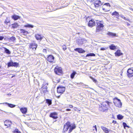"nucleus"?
Masks as SVG:
<instances>
[{
  "label": "nucleus",
  "instance_id": "obj_37",
  "mask_svg": "<svg viewBox=\"0 0 133 133\" xmlns=\"http://www.w3.org/2000/svg\"><path fill=\"white\" fill-rule=\"evenodd\" d=\"M16 39V38L12 36L10 38V40L11 41H15Z\"/></svg>",
  "mask_w": 133,
  "mask_h": 133
},
{
  "label": "nucleus",
  "instance_id": "obj_28",
  "mask_svg": "<svg viewBox=\"0 0 133 133\" xmlns=\"http://www.w3.org/2000/svg\"><path fill=\"white\" fill-rule=\"evenodd\" d=\"M4 103L7 104L9 107L11 108H14L15 106V105H14L11 104L7 102H6Z\"/></svg>",
  "mask_w": 133,
  "mask_h": 133
},
{
  "label": "nucleus",
  "instance_id": "obj_20",
  "mask_svg": "<svg viewBox=\"0 0 133 133\" xmlns=\"http://www.w3.org/2000/svg\"><path fill=\"white\" fill-rule=\"evenodd\" d=\"M3 48L4 49V51L5 53L8 54H10L11 52L9 50L5 47H3Z\"/></svg>",
  "mask_w": 133,
  "mask_h": 133
},
{
  "label": "nucleus",
  "instance_id": "obj_54",
  "mask_svg": "<svg viewBox=\"0 0 133 133\" xmlns=\"http://www.w3.org/2000/svg\"><path fill=\"white\" fill-rule=\"evenodd\" d=\"M90 77L91 78V76H90Z\"/></svg>",
  "mask_w": 133,
  "mask_h": 133
},
{
  "label": "nucleus",
  "instance_id": "obj_14",
  "mask_svg": "<svg viewBox=\"0 0 133 133\" xmlns=\"http://www.w3.org/2000/svg\"><path fill=\"white\" fill-rule=\"evenodd\" d=\"M75 50L78 51L80 53H83L85 52V51L81 48H76L74 49Z\"/></svg>",
  "mask_w": 133,
  "mask_h": 133
},
{
  "label": "nucleus",
  "instance_id": "obj_29",
  "mask_svg": "<svg viewBox=\"0 0 133 133\" xmlns=\"http://www.w3.org/2000/svg\"><path fill=\"white\" fill-rule=\"evenodd\" d=\"M110 49L111 50H114L116 48V47L113 44H111L109 46Z\"/></svg>",
  "mask_w": 133,
  "mask_h": 133
},
{
  "label": "nucleus",
  "instance_id": "obj_31",
  "mask_svg": "<svg viewBox=\"0 0 133 133\" xmlns=\"http://www.w3.org/2000/svg\"><path fill=\"white\" fill-rule=\"evenodd\" d=\"M76 74V73L75 71H73L70 75L71 78V79H73Z\"/></svg>",
  "mask_w": 133,
  "mask_h": 133
},
{
  "label": "nucleus",
  "instance_id": "obj_32",
  "mask_svg": "<svg viewBox=\"0 0 133 133\" xmlns=\"http://www.w3.org/2000/svg\"><path fill=\"white\" fill-rule=\"evenodd\" d=\"M20 31L21 33H23L26 34H29V32L28 31H25L24 29H21L20 30Z\"/></svg>",
  "mask_w": 133,
  "mask_h": 133
},
{
  "label": "nucleus",
  "instance_id": "obj_39",
  "mask_svg": "<svg viewBox=\"0 0 133 133\" xmlns=\"http://www.w3.org/2000/svg\"><path fill=\"white\" fill-rule=\"evenodd\" d=\"M88 26L90 27L91 26V20H90L89 22V23H88Z\"/></svg>",
  "mask_w": 133,
  "mask_h": 133
},
{
  "label": "nucleus",
  "instance_id": "obj_18",
  "mask_svg": "<svg viewBox=\"0 0 133 133\" xmlns=\"http://www.w3.org/2000/svg\"><path fill=\"white\" fill-rule=\"evenodd\" d=\"M101 128L105 132V133H109V131L107 128L103 126H101Z\"/></svg>",
  "mask_w": 133,
  "mask_h": 133
},
{
  "label": "nucleus",
  "instance_id": "obj_9",
  "mask_svg": "<svg viewBox=\"0 0 133 133\" xmlns=\"http://www.w3.org/2000/svg\"><path fill=\"white\" fill-rule=\"evenodd\" d=\"M115 105L119 108L121 107L122 106V103L120 99H118V101H114V102Z\"/></svg>",
  "mask_w": 133,
  "mask_h": 133
},
{
  "label": "nucleus",
  "instance_id": "obj_26",
  "mask_svg": "<svg viewBox=\"0 0 133 133\" xmlns=\"http://www.w3.org/2000/svg\"><path fill=\"white\" fill-rule=\"evenodd\" d=\"M92 132H94L92 133H96L97 132V127L96 125H95L94 126L92 127Z\"/></svg>",
  "mask_w": 133,
  "mask_h": 133
},
{
  "label": "nucleus",
  "instance_id": "obj_13",
  "mask_svg": "<svg viewBox=\"0 0 133 133\" xmlns=\"http://www.w3.org/2000/svg\"><path fill=\"white\" fill-rule=\"evenodd\" d=\"M49 116L54 119H56L58 118L57 114L56 112L51 113L49 115Z\"/></svg>",
  "mask_w": 133,
  "mask_h": 133
},
{
  "label": "nucleus",
  "instance_id": "obj_2",
  "mask_svg": "<svg viewBox=\"0 0 133 133\" xmlns=\"http://www.w3.org/2000/svg\"><path fill=\"white\" fill-rule=\"evenodd\" d=\"M75 127L76 126L75 125H73L71 126L70 123L69 122H67L64 125V128L63 130L64 131H66L69 128V133H70L71 132L72 130L74 129Z\"/></svg>",
  "mask_w": 133,
  "mask_h": 133
},
{
  "label": "nucleus",
  "instance_id": "obj_49",
  "mask_svg": "<svg viewBox=\"0 0 133 133\" xmlns=\"http://www.w3.org/2000/svg\"><path fill=\"white\" fill-rule=\"evenodd\" d=\"M127 23V26H129L130 25V24L128 22H126Z\"/></svg>",
  "mask_w": 133,
  "mask_h": 133
},
{
  "label": "nucleus",
  "instance_id": "obj_27",
  "mask_svg": "<svg viewBox=\"0 0 133 133\" xmlns=\"http://www.w3.org/2000/svg\"><path fill=\"white\" fill-rule=\"evenodd\" d=\"M120 16L122 18L124 19L126 21H127L129 22H130V20L128 18L125 17L123 15L121 14L120 15Z\"/></svg>",
  "mask_w": 133,
  "mask_h": 133
},
{
  "label": "nucleus",
  "instance_id": "obj_16",
  "mask_svg": "<svg viewBox=\"0 0 133 133\" xmlns=\"http://www.w3.org/2000/svg\"><path fill=\"white\" fill-rule=\"evenodd\" d=\"M116 56H119L122 55L123 54L121 52V50H118L115 53Z\"/></svg>",
  "mask_w": 133,
  "mask_h": 133
},
{
  "label": "nucleus",
  "instance_id": "obj_22",
  "mask_svg": "<svg viewBox=\"0 0 133 133\" xmlns=\"http://www.w3.org/2000/svg\"><path fill=\"white\" fill-rule=\"evenodd\" d=\"M20 17V16H18L16 15H13L12 16V18L13 19H14V20H17Z\"/></svg>",
  "mask_w": 133,
  "mask_h": 133
},
{
  "label": "nucleus",
  "instance_id": "obj_44",
  "mask_svg": "<svg viewBox=\"0 0 133 133\" xmlns=\"http://www.w3.org/2000/svg\"><path fill=\"white\" fill-rule=\"evenodd\" d=\"M103 10L105 11H108L109 10H108L107 9H106L104 8H103Z\"/></svg>",
  "mask_w": 133,
  "mask_h": 133
},
{
  "label": "nucleus",
  "instance_id": "obj_23",
  "mask_svg": "<svg viewBox=\"0 0 133 133\" xmlns=\"http://www.w3.org/2000/svg\"><path fill=\"white\" fill-rule=\"evenodd\" d=\"M107 34L108 35L110 36L115 37L116 36V34L110 32H108Z\"/></svg>",
  "mask_w": 133,
  "mask_h": 133
},
{
  "label": "nucleus",
  "instance_id": "obj_36",
  "mask_svg": "<svg viewBox=\"0 0 133 133\" xmlns=\"http://www.w3.org/2000/svg\"><path fill=\"white\" fill-rule=\"evenodd\" d=\"M123 126L124 128H125V127H127L128 128H129V127L126 124V123L125 122H123Z\"/></svg>",
  "mask_w": 133,
  "mask_h": 133
},
{
  "label": "nucleus",
  "instance_id": "obj_19",
  "mask_svg": "<svg viewBox=\"0 0 133 133\" xmlns=\"http://www.w3.org/2000/svg\"><path fill=\"white\" fill-rule=\"evenodd\" d=\"M36 38L37 40H41L43 38V37H42L41 35L38 34H36L35 35Z\"/></svg>",
  "mask_w": 133,
  "mask_h": 133
},
{
  "label": "nucleus",
  "instance_id": "obj_24",
  "mask_svg": "<svg viewBox=\"0 0 133 133\" xmlns=\"http://www.w3.org/2000/svg\"><path fill=\"white\" fill-rule=\"evenodd\" d=\"M112 15H115L116 16V17L118 18L119 17V13L116 11H115L114 12H113L112 14Z\"/></svg>",
  "mask_w": 133,
  "mask_h": 133
},
{
  "label": "nucleus",
  "instance_id": "obj_45",
  "mask_svg": "<svg viewBox=\"0 0 133 133\" xmlns=\"http://www.w3.org/2000/svg\"><path fill=\"white\" fill-rule=\"evenodd\" d=\"M4 38V37L2 36H0V40H2Z\"/></svg>",
  "mask_w": 133,
  "mask_h": 133
},
{
  "label": "nucleus",
  "instance_id": "obj_8",
  "mask_svg": "<svg viewBox=\"0 0 133 133\" xmlns=\"http://www.w3.org/2000/svg\"><path fill=\"white\" fill-rule=\"evenodd\" d=\"M18 63L17 62H9L7 64L8 67L10 66L17 67L18 65Z\"/></svg>",
  "mask_w": 133,
  "mask_h": 133
},
{
  "label": "nucleus",
  "instance_id": "obj_34",
  "mask_svg": "<svg viewBox=\"0 0 133 133\" xmlns=\"http://www.w3.org/2000/svg\"><path fill=\"white\" fill-rule=\"evenodd\" d=\"M10 21V18H7L5 20V23L7 24L8 23H9Z\"/></svg>",
  "mask_w": 133,
  "mask_h": 133
},
{
  "label": "nucleus",
  "instance_id": "obj_51",
  "mask_svg": "<svg viewBox=\"0 0 133 133\" xmlns=\"http://www.w3.org/2000/svg\"><path fill=\"white\" fill-rule=\"evenodd\" d=\"M43 52H46V50L45 49H43Z\"/></svg>",
  "mask_w": 133,
  "mask_h": 133
},
{
  "label": "nucleus",
  "instance_id": "obj_53",
  "mask_svg": "<svg viewBox=\"0 0 133 133\" xmlns=\"http://www.w3.org/2000/svg\"><path fill=\"white\" fill-rule=\"evenodd\" d=\"M11 95V94H8V95Z\"/></svg>",
  "mask_w": 133,
  "mask_h": 133
},
{
  "label": "nucleus",
  "instance_id": "obj_42",
  "mask_svg": "<svg viewBox=\"0 0 133 133\" xmlns=\"http://www.w3.org/2000/svg\"><path fill=\"white\" fill-rule=\"evenodd\" d=\"M63 49L64 50H65L66 49V47L64 45L63 46Z\"/></svg>",
  "mask_w": 133,
  "mask_h": 133
},
{
  "label": "nucleus",
  "instance_id": "obj_6",
  "mask_svg": "<svg viewBox=\"0 0 133 133\" xmlns=\"http://www.w3.org/2000/svg\"><path fill=\"white\" fill-rule=\"evenodd\" d=\"M57 92L59 93L62 94L65 91V87L58 86L57 88Z\"/></svg>",
  "mask_w": 133,
  "mask_h": 133
},
{
  "label": "nucleus",
  "instance_id": "obj_25",
  "mask_svg": "<svg viewBox=\"0 0 133 133\" xmlns=\"http://www.w3.org/2000/svg\"><path fill=\"white\" fill-rule=\"evenodd\" d=\"M46 102L49 105H51L52 104V100L50 99H47L46 100Z\"/></svg>",
  "mask_w": 133,
  "mask_h": 133
},
{
  "label": "nucleus",
  "instance_id": "obj_21",
  "mask_svg": "<svg viewBox=\"0 0 133 133\" xmlns=\"http://www.w3.org/2000/svg\"><path fill=\"white\" fill-rule=\"evenodd\" d=\"M24 26L25 27L28 28H33L34 27V26L32 24L27 23L26 24L24 25Z\"/></svg>",
  "mask_w": 133,
  "mask_h": 133
},
{
  "label": "nucleus",
  "instance_id": "obj_55",
  "mask_svg": "<svg viewBox=\"0 0 133 133\" xmlns=\"http://www.w3.org/2000/svg\"><path fill=\"white\" fill-rule=\"evenodd\" d=\"M14 76H13L12 77H11V78H12V77H13Z\"/></svg>",
  "mask_w": 133,
  "mask_h": 133
},
{
  "label": "nucleus",
  "instance_id": "obj_30",
  "mask_svg": "<svg viewBox=\"0 0 133 133\" xmlns=\"http://www.w3.org/2000/svg\"><path fill=\"white\" fill-rule=\"evenodd\" d=\"M19 25L17 23H15L12 24V27L14 28H17Z\"/></svg>",
  "mask_w": 133,
  "mask_h": 133
},
{
  "label": "nucleus",
  "instance_id": "obj_5",
  "mask_svg": "<svg viewBox=\"0 0 133 133\" xmlns=\"http://www.w3.org/2000/svg\"><path fill=\"white\" fill-rule=\"evenodd\" d=\"M54 70L55 74L59 75H61L62 73V68L58 66L55 68Z\"/></svg>",
  "mask_w": 133,
  "mask_h": 133
},
{
  "label": "nucleus",
  "instance_id": "obj_10",
  "mask_svg": "<svg viewBox=\"0 0 133 133\" xmlns=\"http://www.w3.org/2000/svg\"><path fill=\"white\" fill-rule=\"evenodd\" d=\"M37 46V44L35 43H32L30 44L29 46L30 48L32 49L33 50L35 51L36 50Z\"/></svg>",
  "mask_w": 133,
  "mask_h": 133
},
{
  "label": "nucleus",
  "instance_id": "obj_35",
  "mask_svg": "<svg viewBox=\"0 0 133 133\" xmlns=\"http://www.w3.org/2000/svg\"><path fill=\"white\" fill-rule=\"evenodd\" d=\"M92 80L93 81V82H94L96 85L98 84V81L97 80L95 79L92 77Z\"/></svg>",
  "mask_w": 133,
  "mask_h": 133
},
{
  "label": "nucleus",
  "instance_id": "obj_3",
  "mask_svg": "<svg viewBox=\"0 0 133 133\" xmlns=\"http://www.w3.org/2000/svg\"><path fill=\"white\" fill-rule=\"evenodd\" d=\"M110 103L108 101L103 102L99 105V109L103 112L107 109Z\"/></svg>",
  "mask_w": 133,
  "mask_h": 133
},
{
  "label": "nucleus",
  "instance_id": "obj_12",
  "mask_svg": "<svg viewBox=\"0 0 133 133\" xmlns=\"http://www.w3.org/2000/svg\"><path fill=\"white\" fill-rule=\"evenodd\" d=\"M54 59V57L52 55H49L47 57L46 59L49 62H53Z\"/></svg>",
  "mask_w": 133,
  "mask_h": 133
},
{
  "label": "nucleus",
  "instance_id": "obj_7",
  "mask_svg": "<svg viewBox=\"0 0 133 133\" xmlns=\"http://www.w3.org/2000/svg\"><path fill=\"white\" fill-rule=\"evenodd\" d=\"M127 75L129 77L133 76V69L130 68L128 69L127 71Z\"/></svg>",
  "mask_w": 133,
  "mask_h": 133
},
{
  "label": "nucleus",
  "instance_id": "obj_41",
  "mask_svg": "<svg viewBox=\"0 0 133 133\" xmlns=\"http://www.w3.org/2000/svg\"><path fill=\"white\" fill-rule=\"evenodd\" d=\"M66 107L67 108L69 107L70 108H72L73 107V106L71 105H69V107H68V106H67Z\"/></svg>",
  "mask_w": 133,
  "mask_h": 133
},
{
  "label": "nucleus",
  "instance_id": "obj_48",
  "mask_svg": "<svg viewBox=\"0 0 133 133\" xmlns=\"http://www.w3.org/2000/svg\"><path fill=\"white\" fill-rule=\"evenodd\" d=\"M116 122H117L116 121L113 120L112 121V123H114V124L116 123Z\"/></svg>",
  "mask_w": 133,
  "mask_h": 133
},
{
  "label": "nucleus",
  "instance_id": "obj_47",
  "mask_svg": "<svg viewBox=\"0 0 133 133\" xmlns=\"http://www.w3.org/2000/svg\"><path fill=\"white\" fill-rule=\"evenodd\" d=\"M66 111H71V110L70 109H68L66 110Z\"/></svg>",
  "mask_w": 133,
  "mask_h": 133
},
{
  "label": "nucleus",
  "instance_id": "obj_38",
  "mask_svg": "<svg viewBox=\"0 0 133 133\" xmlns=\"http://www.w3.org/2000/svg\"><path fill=\"white\" fill-rule=\"evenodd\" d=\"M13 132L14 133H21V132L18 129H16Z\"/></svg>",
  "mask_w": 133,
  "mask_h": 133
},
{
  "label": "nucleus",
  "instance_id": "obj_17",
  "mask_svg": "<svg viewBox=\"0 0 133 133\" xmlns=\"http://www.w3.org/2000/svg\"><path fill=\"white\" fill-rule=\"evenodd\" d=\"M4 125L5 126H10L11 124V121L9 120H6L4 122Z\"/></svg>",
  "mask_w": 133,
  "mask_h": 133
},
{
  "label": "nucleus",
  "instance_id": "obj_1",
  "mask_svg": "<svg viewBox=\"0 0 133 133\" xmlns=\"http://www.w3.org/2000/svg\"><path fill=\"white\" fill-rule=\"evenodd\" d=\"M98 21H95L92 19V27L95 26L96 24H97V26L96 27V31L97 32H99L103 29L104 25L102 23H101V22H97Z\"/></svg>",
  "mask_w": 133,
  "mask_h": 133
},
{
  "label": "nucleus",
  "instance_id": "obj_52",
  "mask_svg": "<svg viewBox=\"0 0 133 133\" xmlns=\"http://www.w3.org/2000/svg\"><path fill=\"white\" fill-rule=\"evenodd\" d=\"M114 99L117 100V101H118V99H118L117 97H115Z\"/></svg>",
  "mask_w": 133,
  "mask_h": 133
},
{
  "label": "nucleus",
  "instance_id": "obj_43",
  "mask_svg": "<svg viewBox=\"0 0 133 133\" xmlns=\"http://www.w3.org/2000/svg\"><path fill=\"white\" fill-rule=\"evenodd\" d=\"M91 56V53H90L86 55V56Z\"/></svg>",
  "mask_w": 133,
  "mask_h": 133
},
{
  "label": "nucleus",
  "instance_id": "obj_33",
  "mask_svg": "<svg viewBox=\"0 0 133 133\" xmlns=\"http://www.w3.org/2000/svg\"><path fill=\"white\" fill-rule=\"evenodd\" d=\"M123 118V116L119 114L117 115V118L118 119H122Z\"/></svg>",
  "mask_w": 133,
  "mask_h": 133
},
{
  "label": "nucleus",
  "instance_id": "obj_50",
  "mask_svg": "<svg viewBox=\"0 0 133 133\" xmlns=\"http://www.w3.org/2000/svg\"><path fill=\"white\" fill-rule=\"evenodd\" d=\"M95 54L94 53H92V56H95Z\"/></svg>",
  "mask_w": 133,
  "mask_h": 133
},
{
  "label": "nucleus",
  "instance_id": "obj_11",
  "mask_svg": "<svg viewBox=\"0 0 133 133\" xmlns=\"http://www.w3.org/2000/svg\"><path fill=\"white\" fill-rule=\"evenodd\" d=\"M102 4L101 1L99 0L95 2L94 5L96 7H98Z\"/></svg>",
  "mask_w": 133,
  "mask_h": 133
},
{
  "label": "nucleus",
  "instance_id": "obj_15",
  "mask_svg": "<svg viewBox=\"0 0 133 133\" xmlns=\"http://www.w3.org/2000/svg\"><path fill=\"white\" fill-rule=\"evenodd\" d=\"M20 111L23 114H26L27 112V108H26L24 107L20 108Z\"/></svg>",
  "mask_w": 133,
  "mask_h": 133
},
{
  "label": "nucleus",
  "instance_id": "obj_40",
  "mask_svg": "<svg viewBox=\"0 0 133 133\" xmlns=\"http://www.w3.org/2000/svg\"><path fill=\"white\" fill-rule=\"evenodd\" d=\"M106 5L107 6H109V7L110 6V5L109 3H107L104 4L103 5Z\"/></svg>",
  "mask_w": 133,
  "mask_h": 133
},
{
  "label": "nucleus",
  "instance_id": "obj_4",
  "mask_svg": "<svg viewBox=\"0 0 133 133\" xmlns=\"http://www.w3.org/2000/svg\"><path fill=\"white\" fill-rule=\"evenodd\" d=\"M48 85V83L44 81L43 84L42 85L41 90H42L43 93H46L47 91V86Z\"/></svg>",
  "mask_w": 133,
  "mask_h": 133
},
{
  "label": "nucleus",
  "instance_id": "obj_46",
  "mask_svg": "<svg viewBox=\"0 0 133 133\" xmlns=\"http://www.w3.org/2000/svg\"><path fill=\"white\" fill-rule=\"evenodd\" d=\"M101 50H104L105 49V48H104L102 47L101 48Z\"/></svg>",
  "mask_w": 133,
  "mask_h": 133
},
{
  "label": "nucleus",
  "instance_id": "obj_56",
  "mask_svg": "<svg viewBox=\"0 0 133 133\" xmlns=\"http://www.w3.org/2000/svg\"><path fill=\"white\" fill-rule=\"evenodd\" d=\"M60 96H58V97H60Z\"/></svg>",
  "mask_w": 133,
  "mask_h": 133
}]
</instances>
